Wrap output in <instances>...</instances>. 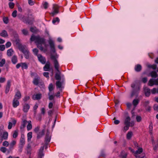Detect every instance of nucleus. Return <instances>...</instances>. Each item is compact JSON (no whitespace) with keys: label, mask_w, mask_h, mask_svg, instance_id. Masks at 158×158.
Returning <instances> with one entry per match:
<instances>
[{"label":"nucleus","mask_w":158,"mask_h":158,"mask_svg":"<svg viewBox=\"0 0 158 158\" xmlns=\"http://www.w3.org/2000/svg\"><path fill=\"white\" fill-rule=\"evenodd\" d=\"M31 41H35L37 47L41 51L45 52L47 51V45L44 39L41 38L39 36H35L32 35L30 38Z\"/></svg>","instance_id":"1"},{"label":"nucleus","mask_w":158,"mask_h":158,"mask_svg":"<svg viewBox=\"0 0 158 158\" xmlns=\"http://www.w3.org/2000/svg\"><path fill=\"white\" fill-rule=\"evenodd\" d=\"M57 58V57H56L54 55H52L51 56V59L53 61V64L55 68H56L57 67V66H60L58 61L56 59Z\"/></svg>","instance_id":"2"},{"label":"nucleus","mask_w":158,"mask_h":158,"mask_svg":"<svg viewBox=\"0 0 158 158\" xmlns=\"http://www.w3.org/2000/svg\"><path fill=\"white\" fill-rule=\"evenodd\" d=\"M148 85L150 86H153L154 85H158V78L156 79H151L148 82Z\"/></svg>","instance_id":"3"},{"label":"nucleus","mask_w":158,"mask_h":158,"mask_svg":"<svg viewBox=\"0 0 158 158\" xmlns=\"http://www.w3.org/2000/svg\"><path fill=\"white\" fill-rule=\"evenodd\" d=\"M59 67L60 66H57V67L56 68H55V69L57 72L55 74V78L56 80H60L61 79V73L59 70Z\"/></svg>","instance_id":"4"},{"label":"nucleus","mask_w":158,"mask_h":158,"mask_svg":"<svg viewBox=\"0 0 158 158\" xmlns=\"http://www.w3.org/2000/svg\"><path fill=\"white\" fill-rule=\"evenodd\" d=\"M143 149L142 148H139L138 150L136 151L135 152V156L136 158H140L141 156L144 154H142L141 155H139V154H140L143 152Z\"/></svg>","instance_id":"5"},{"label":"nucleus","mask_w":158,"mask_h":158,"mask_svg":"<svg viewBox=\"0 0 158 158\" xmlns=\"http://www.w3.org/2000/svg\"><path fill=\"white\" fill-rule=\"evenodd\" d=\"M59 7L56 4H54L53 7V12L51 14L52 16L58 13Z\"/></svg>","instance_id":"6"},{"label":"nucleus","mask_w":158,"mask_h":158,"mask_svg":"<svg viewBox=\"0 0 158 158\" xmlns=\"http://www.w3.org/2000/svg\"><path fill=\"white\" fill-rule=\"evenodd\" d=\"M48 43L50 45L52 51L53 52H55V47L54 43L53 41L51 39H50L48 40Z\"/></svg>","instance_id":"7"},{"label":"nucleus","mask_w":158,"mask_h":158,"mask_svg":"<svg viewBox=\"0 0 158 158\" xmlns=\"http://www.w3.org/2000/svg\"><path fill=\"white\" fill-rule=\"evenodd\" d=\"M144 93L146 97H149L151 94V89L147 87L143 88Z\"/></svg>","instance_id":"8"},{"label":"nucleus","mask_w":158,"mask_h":158,"mask_svg":"<svg viewBox=\"0 0 158 158\" xmlns=\"http://www.w3.org/2000/svg\"><path fill=\"white\" fill-rule=\"evenodd\" d=\"M39 61L42 64H45L46 62V60L45 58L43 56L39 54L37 55Z\"/></svg>","instance_id":"9"},{"label":"nucleus","mask_w":158,"mask_h":158,"mask_svg":"<svg viewBox=\"0 0 158 158\" xmlns=\"http://www.w3.org/2000/svg\"><path fill=\"white\" fill-rule=\"evenodd\" d=\"M11 85V81L10 80L7 81V84L5 88L6 94H7L9 92Z\"/></svg>","instance_id":"10"},{"label":"nucleus","mask_w":158,"mask_h":158,"mask_svg":"<svg viewBox=\"0 0 158 158\" xmlns=\"http://www.w3.org/2000/svg\"><path fill=\"white\" fill-rule=\"evenodd\" d=\"M19 49L23 53L25 52H27L28 51L27 48L25 46L22 45H20L19 46Z\"/></svg>","instance_id":"11"},{"label":"nucleus","mask_w":158,"mask_h":158,"mask_svg":"<svg viewBox=\"0 0 158 158\" xmlns=\"http://www.w3.org/2000/svg\"><path fill=\"white\" fill-rule=\"evenodd\" d=\"M51 139L50 136V133L49 132L47 131L46 137L45 138V144L48 143L50 141Z\"/></svg>","instance_id":"12"},{"label":"nucleus","mask_w":158,"mask_h":158,"mask_svg":"<svg viewBox=\"0 0 158 158\" xmlns=\"http://www.w3.org/2000/svg\"><path fill=\"white\" fill-rule=\"evenodd\" d=\"M42 94H37L33 95L32 98L34 100H39L41 99Z\"/></svg>","instance_id":"13"},{"label":"nucleus","mask_w":158,"mask_h":158,"mask_svg":"<svg viewBox=\"0 0 158 158\" xmlns=\"http://www.w3.org/2000/svg\"><path fill=\"white\" fill-rule=\"evenodd\" d=\"M30 108L29 105L25 103L23 106V110L24 112H27Z\"/></svg>","instance_id":"14"},{"label":"nucleus","mask_w":158,"mask_h":158,"mask_svg":"<svg viewBox=\"0 0 158 158\" xmlns=\"http://www.w3.org/2000/svg\"><path fill=\"white\" fill-rule=\"evenodd\" d=\"M19 104L18 100L14 99L12 102V105L14 107L16 108Z\"/></svg>","instance_id":"15"},{"label":"nucleus","mask_w":158,"mask_h":158,"mask_svg":"<svg viewBox=\"0 0 158 158\" xmlns=\"http://www.w3.org/2000/svg\"><path fill=\"white\" fill-rule=\"evenodd\" d=\"M50 63L49 61H47L45 65L43 68L44 70L45 71H48L50 69Z\"/></svg>","instance_id":"16"},{"label":"nucleus","mask_w":158,"mask_h":158,"mask_svg":"<svg viewBox=\"0 0 158 158\" xmlns=\"http://www.w3.org/2000/svg\"><path fill=\"white\" fill-rule=\"evenodd\" d=\"M21 94L20 92L19 91H18L15 95L14 99L18 100L21 98Z\"/></svg>","instance_id":"17"},{"label":"nucleus","mask_w":158,"mask_h":158,"mask_svg":"<svg viewBox=\"0 0 158 158\" xmlns=\"http://www.w3.org/2000/svg\"><path fill=\"white\" fill-rule=\"evenodd\" d=\"M44 149V147H41L39 150V156L40 158H42V157L44 156V154L43 153V151Z\"/></svg>","instance_id":"18"},{"label":"nucleus","mask_w":158,"mask_h":158,"mask_svg":"<svg viewBox=\"0 0 158 158\" xmlns=\"http://www.w3.org/2000/svg\"><path fill=\"white\" fill-rule=\"evenodd\" d=\"M0 136L1 138H3L4 140H6L8 137V133L6 131L2 133V135Z\"/></svg>","instance_id":"19"},{"label":"nucleus","mask_w":158,"mask_h":158,"mask_svg":"<svg viewBox=\"0 0 158 158\" xmlns=\"http://www.w3.org/2000/svg\"><path fill=\"white\" fill-rule=\"evenodd\" d=\"M0 35L2 37H6L8 36V35L6 30H3L0 33Z\"/></svg>","instance_id":"20"},{"label":"nucleus","mask_w":158,"mask_h":158,"mask_svg":"<svg viewBox=\"0 0 158 158\" xmlns=\"http://www.w3.org/2000/svg\"><path fill=\"white\" fill-rule=\"evenodd\" d=\"M142 69L141 66L139 64H138L135 66V70L137 72H140Z\"/></svg>","instance_id":"21"},{"label":"nucleus","mask_w":158,"mask_h":158,"mask_svg":"<svg viewBox=\"0 0 158 158\" xmlns=\"http://www.w3.org/2000/svg\"><path fill=\"white\" fill-rule=\"evenodd\" d=\"M149 75L151 76L152 77L156 78L157 77L158 74L155 71H152L149 73Z\"/></svg>","instance_id":"22"},{"label":"nucleus","mask_w":158,"mask_h":158,"mask_svg":"<svg viewBox=\"0 0 158 158\" xmlns=\"http://www.w3.org/2000/svg\"><path fill=\"white\" fill-rule=\"evenodd\" d=\"M131 121V118L129 116L127 117L125 120L124 122L125 125H130Z\"/></svg>","instance_id":"23"},{"label":"nucleus","mask_w":158,"mask_h":158,"mask_svg":"<svg viewBox=\"0 0 158 158\" xmlns=\"http://www.w3.org/2000/svg\"><path fill=\"white\" fill-rule=\"evenodd\" d=\"M136 95L137 96H138V94L137 93V91L136 90V89H133L131 93V96L132 98V97Z\"/></svg>","instance_id":"24"},{"label":"nucleus","mask_w":158,"mask_h":158,"mask_svg":"<svg viewBox=\"0 0 158 158\" xmlns=\"http://www.w3.org/2000/svg\"><path fill=\"white\" fill-rule=\"evenodd\" d=\"M44 132L45 130L44 129H43L41 131L39 132V133L37 134V138L38 139L41 138L42 136H43L44 135Z\"/></svg>","instance_id":"25"},{"label":"nucleus","mask_w":158,"mask_h":158,"mask_svg":"<svg viewBox=\"0 0 158 158\" xmlns=\"http://www.w3.org/2000/svg\"><path fill=\"white\" fill-rule=\"evenodd\" d=\"M28 125L27 126V129L28 131L31 130L32 128L31 122V121H29L27 122Z\"/></svg>","instance_id":"26"},{"label":"nucleus","mask_w":158,"mask_h":158,"mask_svg":"<svg viewBox=\"0 0 158 158\" xmlns=\"http://www.w3.org/2000/svg\"><path fill=\"white\" fill-rule=\"evenodd\" d=\"M11 61L13 64H15L17 62V57L16 56L14 55L12 58Z\"/></svg>","instance_id":"27"},{"label":"nucleus","mask_w":158,"mask_h":158,"mask_svg":"<svg viewBox=\"0 0 158 158\" xmlns=\"http://www.w3.org/2000/svg\"><path fill=\"white\" fill-rule=\"evenodd\" d=\"M16 141L15 140H13L9 145L10 150H11L13 148L15 144Z\"/></svg>","instance_id":"28"},{"label":"nucleus","mask_w":158,"mask_h":158,"mask_svg":"<svg viewBox=\"0 0 158 158\" xmlns=\"http://www.w3.org/2000/svg\"><path fill=\"white\" fill-rule=\"evenodd\" d=\"M17 17L19 19L22 20L23 22H25V20H24V15L21 14H18Z\"/></svg>","instance_id":"29"},{"label":"nucleus","mask_w":158,"mask_h":158,"mask_svg":"<svg viewBox=\"0 0 158 158\" xmlns=\"http://www.w3.org/2000/svg\"><path fill=\"white\" fill-rule=\"evenodd\" d=\"M14 52V51L13 49L11 48L8 49L7 51V55L8 56H11Z\"/></svg>","instance_id":"30"},{"label":"nucleus","mask_w":158,"mask_h":158,"mask_svg":"<svg viewBox=\"0 0 158 158\" xmlns=\"http://www.w3.org/2000/svg\"><path fill=\"white\" fill-rule=\"evenodd\" d=\"M28 121H27L26 120L24 119L23 120L22 123V126L20 127V128L22 129L25 127L26 126V124L27 123Z\"/></svg>","instance_id":"31"},{"label":"nucleus","mask_w":158,"mask_h":158,"mask_svg":"<svg viewBox=\"0 0 158 158\" xmlns=\"http://www.w3.org/2000/svg\"><path fill=\"white\" fill-rule=\"evenodd\" d=\"M139 102V100L138 99H135L132 102V104L135 107V108L138 104Z\"/></svg>","instance_id":"32"},{"label":"nucleus","mask_w":158,"mask_h":158,"mask_svg":"<svg viewBox=\"0 0 158 158\" xmlns=\"http://www.w3.org/2000/svg\"><path fill=\"white\" fill-rule=\"evenodd\" d=\"M54 87L52 83L50 84L48 86V89L49 91V93H51V92L54 90Z\"/></svg>","instance_id":"33"},{"label":"nucleus","mask_w":158,"mask_h":158,"mask_svg":"<svg viewBox=\"0 0 158 158\" xmlns=\"http://www.w3.org/2000/svg\"><path fill=\"white\" fill-rule=\"evenodd\" d=\"M39 79L40 78L39 77L35 78L33 82V84L35 85H38L39 83Z\"/></svg>","instance_id":"34"},{"label":"nucleus","mask_w":158,"mask_h":158,"mask_svg":"<svg viewBox=\"0 0 158 158\" xmlns=\"http://www.w3.org/2000/svg\"><path fill=\"white\" fill-rule=\"evenodd\" d=\"M133 135L132 131H129L127 135V138L128 139H130Z\"/></svg>","instance_id":"35"},{"label":"nucleus","mask_w":158,"mask_h":158,"mask_svg":"<svg viewBox=\"0 0 158 158\" xmlns=\"http://www.w3.org/2000/svg\"><path fill=\"white\" fill-rule=\"evenodd\" d=\"M127 155L124 152H122L119 155L120 158H126Z\"/></svg>","instance_id":"36"},{"label":"nucleus","mask_w":158,"mask_h":158,"mask_svg":"<svg viewBox=\"0 0 158 158\" xmlns=\"http://www.w3.org/2000/svg\"><path fill=\"white\" fill-rule=\"evenodd\" d=\"M56 85L57 88H60L62 86L61 83L60 81H56Z\"/></svg>","instance_id":"37"},{"label":"nucleus","mask_w":158,"mask_h":158,"mask_svg":"<svg viewBox=\"0 0 158 158\" xmlns=\"http://www.w3.org/2000/svg\"><path fill=\"white\" fill-rule=\"evenodd\" d=\"M32 132H29L27 134V140L28 141L31 140L32 136Z\"/></svg>","instance_id":"38"},{"label":"nucleus","mask_w":158,"mask_h":158,"mask_svg":"<svg viewBox=\"0 0 158 158\" xmlns=\"http://www.w3.org/2000/svg\"><path fill=\"white\" fill-rule=\"evenodd\" d=\"M148 67L149 68H152L153 69H156L157 67V66L156 64L153 65H148Z\"/></svg>","instance_id":"39"},{"label":"nucleus","mask_w":158,"mask_h":158,"mask_svg":"<svg viewBox=\"0 0 158 158\" xmlns=\"http://www.w3.org/2000/svg\"><path fill=\"white\" fill-rule=\"evenodd\" d=\"M25 143V139L24 137H23L22 136L20 140V144H21L22 145H24Z\"/></svg>","instance_id":"40"},{"label":"nucleus","mask_w":158,"mask_h":158,"mask_svg":"<svg viewBox=\"0 0 158 158\" xmlns=\"http://www.w3.org/2000/svg\"><path fill=\"white\" fill-rule=\"evenodd\" d=\"M59 21L60 19L58 17H56L53 20L52 22L53 24H55L56 22H57L58 23L59 22Z\"/></svg>","instance_id":"41"},{"label":"nucleus","mask_w":158,"mask_h":158,"mask_svg":"<svg viewBox=\"0 0 158 158\" xmlns=\"http://www.w3.org/2000/svg\"><path fill=\"white\" fill-rule=\"evenodd\" d=\"M18 135V131L17 130H15L14 131L13 135V137L14 138H16Z\"/></svg>","instance_id":"42"},{"label":"nucleus","mask_w":158,"mask_h":158,"mask_svg":"<svg viewBox=\"0 0 158 158\" xmlns=\"http://www.w3.org/2000/svg\"><path fill=\"white\" fill-rule=\"evenodd\" d=\"M25 55V57L26 59H28L29 58V52L28 51H27V52H25L24 53H23Z\"/></svg>","instance_id":"43"},{"label":"nucleus","mask_w":158,"mask_h":158,"mask_svg":"<svg viewBox=\"0 0 158 158\" xmlns=\"http://www.w3.org/2000/svg\"><path fill=\"white\" fill-rule=\"evenodd\" d=\"M153 147V149L155 151H156L158 149V143H155L154 144H152Z\"/></svg>","instance_id":"44"},{"label":"nucleus","mask_w":158,"mask_h":158,"mask_svg":"<svg viewBox=\"0 0 158 158\" xmlns=\"http://www.w3.org/2000/svg\"><path fill=\"white\" fill-rule=\"evenodd\" d=\"M22 33L24 35H26L28 34V31L26 29H23L22 30Z\"/></svg>","instance_id":"45"},{"label":"nucleus","mask_w":158,"mask_h":158,"mask_svg":"<svg viewBox=\"0 0 158 158\" xmlns=\"http://www.w3.org/2000/svg\"><path fill=\"white\" fill-rule=\"evenodd\" d=\"M3 21L4 23L7 24L8 23V18L7 17H4L3 18Z\"/></svg>","instance_id":"46"},{"label":"nucleus","mask_w":158,"mask_h":158,"mask_svg":"<svg viewBox=\"0 0 158 158\" xmlns=\"http://www.w3.org/2000/svg\"><path fill=\"white\" fill-rule=\"evenodd\" d=\"M21 67L23 69H27V66L25 63H22Z\"/></svg>","instance_id":"47"},{"label":"nucleus","mask_w":158,"mask_h":158,"mask_svg":"<svg viewBox=\"0 0 158 158\" xmlns=\"http://www.w3.org/2000/svg\"><path fill=\"white\" fill-rule=\"evenodd\" d=\"M17 11L16 10H15L13 11L12 14V16L14 18H15L16 17L17 15Z\"/></svg>","instance_id":"48"},{"label":"nucleus","mask_w":158,"mask_h":158,"mask_svg":"<svg viewBox=\"0 0 158 158\" xmlns=\"http://www.w3.org/2000/svg\"><path fill=\"white\" fill-rule=\"evenodd\" d=\"M33 52H34V54L36 56H37L39 54H38V50L36 48H34L33 49Z\"/></svg>","instance_id":"49"},{"label":"nucleus","mask_w":158,"mask_h":158,"mask_svg":"<svg viewBox=\"0 0 158 158\" xmlns=\"http://www.w3.org/2000/svg\"><path fill=\"white\" fill-rule=\"evenodd\" d=\"M43 5L44 8L45 9H47L48 7V4L47 2H45L43 4Z\"/></svg>","instance_id":"50"},{"label":"nucleus","mask_w":158,"mask_h":158,"mask_svg":"<svg viewBox=\"0 0 158 158\" xmlns=\"http://www.w3.org/2000/svg\"><path fill=\"white\" fill-rule=\"evenodd\" d=\"M151 91L152 94H155L157 93V89L155 88H153L151 90Z\"/></svg>","instance_id":"51"},{"label":"nucleus","mask_w":158,"mask_h":158,"mask_svg":"<svg viewBox=\"0 0 158 158\" xmlns=\"http://www.w3.org/2000/svg\"><path fill=\"white\" fill-rule=\"evenodd\" d=\"M136 119L137 122H139L141 121L142 118L141 116H137Z\"/></svg>","instance_id":"52"},{"label":"nucleus","mask_w":158,"mask_h":158,"mask_svg":"<svg viewBox=\"0 0 158 158\" xmlns=\"http://www.w3.org/2000/svg\"><path fill=\"white\" fill-rule=\"evenodd\" d=\"M30 31L32 32H35L36 31V29L35 27H31L30 28Z\"/></svg>","instance_id":"53"},{"label":"nucleus","mask_w":158,"mask_h":158,"mask_svg":"<svg viewBox=\"0 0 158 158\" xmlns=\"http://www.w3.org/2000/svg\"><path fill=\"white\" fill-rule=\"evenodd\" d=\"M4 129V126H2L0 127V136L2 135Z\"/></svg>","instance_id":"54"},{"label":"nucleus","mask_w":158,"mask_h":158,"mask_svg":"<svg viewBox=\"0 0 158 158\" xmlns=\"http://www.w3.org/2000/svg\"><path fill=\"white\" fill-rule=\"evenodd\" d=\"M2 145L4 146L7 147L9 145V142L7 141H5L3 143Z\"/></svg>","instance_id":"55"},{"label":"nucleus","mask_w":158,"mask_h":158,"mask_svg":"<svg viewBox=\"0 0 158 158\" xmlns=\"http://www.w3.org/2000/svg\"><path fill=\"white\" fill-rule=\"evenodd\" d=\"M5 63V60L4 59H2V61L0 62V66L2 67L4 64Z\"/></svg>","instance_id":"56"},{"label":"nucleus","mask_w":158,"mask_h":158,"mask_svg":"<svg viewBox=\"0 0 158 158\" xmlns=\"http://www.w3.org/2000/svg\"><path fill=\"white\" fill-rule=\"evenodd\" d=\"M51 93H48V95L49 96V99L50 100H53L55 96H53L52 95H51L50 94Z\"/></svg>","instance_id":"57"},{"label":"nucleus","mask_w":158,"mask_h":158,"mask_svg":"<svg viewBox=\"0 0 158 158\" xmlns=\"http://www.w3.org/2000/svg\"><path fill=\"white\" fill-rule=\"evenodd\" d=\"M0 151L3 153H5L7 150L6 148L4 147H2L0 148Z\"/></svg>","instance_id":"58"},{"label":"nucleus","mask_w":158,"mask_h":158,"mask_svg":"<svg viewBox=\"0 0 158 158\" xmlns=\"http://www.w3.org/2000/svg\"><path fill=\"white\" fill-rule=\"evenodd\" d=\"M9 7L11 9L14 8V4L12 2H10L9 3Z\"/></svg>","instance_id":"59"},{"label":"nucleus","mask_w":158,"mask_h":158,"mask_svg":"<svg viewBox=\"0 0 158 158\" xmlns=\"http://www.w3.org/2000/svg\"><path fill=\"white\" fill-rule=\"evenodd\" d=\"M149 102L148 101H145L143 102V106L145 107H147L148 106V104H149Z\"/></svg>","instance_id":"60"},{"label":"nucleus","mask_w":158,"mask_h":158,"mask_svg":"<svg viewBox=\"0 0 158 158\" xmlns=\"http://www.w3.org/2000/svg\"><path fill=\"white\" fill-rule=\"evenodd\" d=\"M23 146H24L23 145H22V144H19V151L20 152H22V149L23 147Z\"/></svg>","instance_id":"61"},{"label":"nucleus","mask_w":158,"mask_h":158,"mask_svg":"<svg viewBox=\"0 0 158 158\" xmlns=\"http://www.w3.org/2000/svg\"><path fill=\"white\" fill-rule=\"evenodd\" d=\"M6 81V78L5 77H0V83H2Z\"/></svg>","instance_id":"62"},{"label":"nucleus","mask_w":158,"mask_h":158,"mask_svg":"<svg viewBox=\"0 0 158 158\" xmlns=\"http://www.w3.org/2000/svg\"><path fill=\"white\" fill-rule=\"evenodd\" d=\"M5 49V46L4 45H0V50L1 51H4Z\"/></svg>","instance_id":"63"},{"label":"nucleus","mask_w":158,"mask_h":158,"mask_svg":"<svg viewBox=\"0 0 158 158\" xmlns=\"http://www.w3.org/2000/svg\"><path fill=\"white\" fill-rule=\"evenodd\" d=\"M11 43L10 42H7L6 44V47L7 48H9L10 47L11 45Z\"/></svg>","instance_id":"64"}]
</instances>
